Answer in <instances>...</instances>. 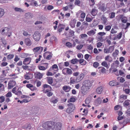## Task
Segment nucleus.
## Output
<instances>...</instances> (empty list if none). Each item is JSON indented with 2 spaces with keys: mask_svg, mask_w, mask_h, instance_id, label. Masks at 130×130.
Segmentation results:
<instances>
[{
  "mask_svg": "<svg viewBox=\"0 0 130 130\" xmlns=\"http://www.w3.org/2000/svg\"><path fill=\"white\" fill-rule=\"evenodd\" d=\"M47 82L48 83L50 84H52L53 83V80L52 77H47Z\"/></svg>",
  "mask_w": 130,
  "mask_h": 130,
  "instance_id": "32",
  "label": "nucleus"
},
{
  "mask_svg": "<svg viewBox=\"0 0 130 130\" xmlns=\"http://www.w3.org/2000/svg\"><path fill=\"white\" fill-rule=\"evenodd\" d=\"M100 9L102 11H104L106 10V8L104 6H100Z\"/></svg>",
  "mask_w": 130,
  "mask_h": 130,
  "instance_id": "56",
  "label": "nucleus"
},
{
  "mask_svg": "<svg viewBox=\"0 0 130 130\" xmlns=\"http://www.w3.org/2000/svg\"><path fill=\"white\" fill-rule=\"evenodd\" d=\"M52 68L53 69V70L57 71L58 70V69L57 66L56 64H54L52 66Z\"/></svg>",
  "mask_w": 130,
  "mask_h": 130,
  "instance_id": "37",
  "label": "nucleus"
},
{
  "mask_svg": "<svg viewBox=\"0 0 130 130\" xmlns=\"http://www.w3.org/2000/svg\"><path fill=\"white\" fill-rule=\"evenodd\" d=\"M96 30H92L88 31L87 34L89 36H91L94 35L95 33Z\"/></svg>",
  "mask_w": 130,
  "mask_h": 130,
  "instance_id": "25",
  "label": "nucleus"
},
{
  "mask_svg": "<svg viewBox=\"0 0 130 130\" xmlns=\"http://www.w3.org/2000/svg\"><path fill=\"white\" fill-rule=\"evenodd\" d=\"M99 65V63L97 62H95L93 64V66L95 68L97 67Z\"/></svg>",
  "mask_w": 130,
  "mask_h": 130,
  "instance_id": "54",
  "label": "nucleus"
},
{
  "mask_svg": "<svg viewBox=\"0 0 130 130\" xmlns=\"http://www.w3.org/2000/svg\"><path fill=\"white\" fill-rule=\"evenodd\" d=\"M47 65L46 67L41 66H38V67L40 70L43 71L46 70L47 68Z\"/></svg>",
  "mask_w": 130,
  "mask_h": 130,
  "instance_id": "31",
  "label": "nucleus"
},
{
  "mask_svg": "<svg viewBox=\"0 0 130 130\" xmlns=\"http://www.w3.org/2000/svg\"><path fill=\"white\" fill-rule=\"evenodd\" d=\"M101 20L103 22V24H105L107 21V20L106 18L103 16L102 17Z\"/></svg>",
  "mask_w": 130,
  "mask_h": 130,
  "instance_id": "34",
  "label": "nucleus"
},
{
  "mask_svg": "<svg viewBox=\"0 0 130 130\" xmlns=\"http://www.w3.org/2000/svg\"><path fill=\"white\" fill-rule=\"evenodd\" d=\"M71 89V88L68 86L65 85L62 87V89L66 92H68Z\"/></svg>",
  "mask_w": 130,
  "mask_h": 130,
  "instance_id": "16",
  "label": "nucleus"
},
{
  "mask_svg": "<svg viewBox=\"0 0 130 130\" xmlns=\"http://www.w3.org/2000/svg\"><path fill=\"white\" fill-rule=\"evenodd\" d=\"M81 2L79 0H75L74 2V4L75 5L80 6H81Z\"/></svg>",
  "mask_w": 130,
  "mask_h": 130,
  "instance_id": "36",
  "label": "nucleus"
},
{
  "mask_svg": "<svg viewBox=\"0 0 130 130\" xmlns=\"http://www.w3.org/2000/svg\"><path fill=\"white\" fill-rule=\"evenodd\" d=\"M31 60L30 57H27L25 58L23 61V63L24 64L27 65L29 64Z\"/></svg>",
  "mask_w": 130,
  "mask_h": 130,
  "instance_id": "19",
  "label": "nucleus"
},
{
  "mask_svg": "<svg viewBox=\"0 0 130 130\" xmlns=\"http://www.w3.org/2000/svg\"><path fill=\"white\" fill-rule=\"evenodd\" d=\"M43 126L44 128L43 130H61L62 124L58 122L55 124L54 122H49L43 124Z\"/></svg>",
  "mask_w": 130,
  "mask_h": 130,
  "instance_id": "1",
  "label": "nucleus"
},
{
  "mask_svg": "<svg viewBox=\"0 0 130 130\" xmlns=\"http://www.w3.org/2000/svg\"><path fill=\"white\" fill-rule=\"evenodd\" d=\"M66 45L69 47H72L73 45L71 43L68 42L66 43Z\"/></svg>",
  "mask_w": 130,
  "mask_h": 130,
  "instance_id": "51",
  "label": "nucleus"
},
{
  "mask_svg": "<svg viewBox=\"0 0 130 130\" xmlns=\"http://www.w3.org/2000/svg\"><path fill=\"white\" fill-rule=\"evenodd\" d=\"M43 50V48L41 46H39L34 48L33 49L34 52H38L39 50H40L42 51Z\"/></svg>",
  "mask_w": 130,
  "mask_h": 130,
  "instance_id": "20",
  "label": "nucleus"
},
{
  "mask_svg": "<svg viewBox=\"0 0 130 130\" xmlns=\"http://www.w3.org/2000/svg\"><path fill=\"white\" fill-rule=\"evenodd\" d=\"M111 36H110L107 39L106 42L107 43L109 44H110L111 43Z\"/></svg>",
  "mask_w": 130,
  "mask_h": 130,
  "instance_id": "49",
  "label": "nucleus"
},
{
  "mask_svg": "<svg viewBox=\"0 0 130 130\" xmlns=\"http://www.w3.org/2000/svg\"><path fill=\"white\" fill-rule=\"evenodd\" d=\"M102 100L100 98H99L96 101V103L98 104H100L101 103Z\"/></svg>",
  "mask_w": 130,
  "mask_h": 130,
  "instance_id": "45",
  "label": "nucleus"
},
{
  "mask_svg": "<svg viewBox=\"0 0 130 130\" xmlns=\"http://www.w3.org/2000/svg\"><path fill=\"white\" fill-rule=\"evenodd\" d=\"M62 73L65 75L67 74L71 75L72 73V71L71 70L68 68H66L62 70Z\"/></svg>",
  "mask_w": 130,
  "mask_h": 130,
  "instance_id": "7",
  "label": "nucleus"
},
{
  "mask_svg": "<svg viewBox=\"0 0 130 130\" xmlns=\"http://www.w3.org/2000/svg\"><path fill=\"white\" fill-rule=\"evenodd\" d=\"M15 94L17 95L18 96H20L22 94V92L20 91H18L15 93Z\"/></svg>",
  "mask_w": 130,
  "mask_h": 130,
  "instance_id": "55",
  "label": "nucleus"
},
{
  "mask_svg": "<svg viewBox=\"0 0 130 130\" xmlns=\"http://www.w3.org/2000/svg\"><path fill=\"white\" fill-rule=\"evenodd\" d=\"M104 89V87L102 86H100L97 88L96 90V92L98 94L101 93Z\"/></svg>",
  "mask_w": 130,
  "mask_h": 130,
  "instance_id": "18",
  "label": "nucleus"
},
{
  "mask_svg": "<svg viewBox=\"0 0 130 130\" xmlns=\"http://www.w3.org/2000/svg\"><path fill=\"white\" fill-rule=\"evenodd\" d=\"M26 87L27 88L29 89L32 91H33L36 90V88L33 86L31 84H28L26 85Z\"/></svg>",
  "mask_w": 130,
  "mask_h": 130,
  "instance_id": "13",
  "label": "nucleus"
},
{
  "mask_svg": "<svg viewBox=\"0 0 130 130\" xmlns=\"http://www.w3.org/2000/svg\"><path fill=\"white\" fill-rule=\"evenodd\" d=\"M87 35L85 34H82L79 36V38L80 39H86V38L87 37Z\"/></svg>",
  "mask_w": 130,
  "mask_h": 130,
  "instance_id": "30",
  "label": "nucleus"
},
{
  "mask_svg": "<svg viewBox=\"0 0 130 130\" xmlns=\"http://www.w3.org/2000/svg\"><path fill=\"white\" fill-rule=\"evenodd\" d=\"M58 22L57 21H56L55 22H54L53 24H55V26H54V28L55 30H56L57 27V25Z\"/></svg>",
  "mask_w": 130,
  "mask_h": 130,
  "instance_id": "59",
  "label": "nucleus"
},
{
  "mask_svg": "<svg viewBox=\"0 0 130 130\" xmlns=\"http://www.w3.org/2000/svg\"><path fill=\"white\" fill-rule=\"evenodd\" d=\"M84 57L85 59L86 60H88L90 57H91L90 55L87 54H85L84 56Z\"/></svg>",
  "mask_w": 130,
  "mask_h": 130,
  "instance_id": "57",
  "label": "nucleus"
},
{
  "mask_svg": "<svg viewBox=\"0 0 130 130\" xmlns=\"http://www.w3.org/2000/svg\"><path fill=\"white\" fill-rule=\"evenodd\" d=\"M67 105L68 107L66 111L68 113H70L74 109L75 107L73 104L72 103H69Z\"/></svg>",
  "mask_w": 130,
  "mask_h": 130,
  "instance_id": "2",
  "label": "nucleus"
},
{
  "mask_svg": "<svg viewBox=\"0 0 130 130\" xmlns=\"http://www.w3.org/2000/svg\"><path fill=\"white\" fill-rule=\"evenodd\" d=\"M5 100L4 97L2 96L0 97V102L2 103Z\"/></svg>",
  "mask_w": 130,
  "mask_h": 130,
  "instance_id": "60",
  "label": "nucleus"
},
{
  "mask_svg": "<svg viewBox=\"0 0 130 130\" xmlns=\"http://www.w3.org/2000/svg\"><path fill=\"white\" fill-rule=\"evenodd\" d=\"M97 10L94 8L92 9L91 12V14L93 16L96 15L97 14Z\"/></svg>",
  "mask_w": 130,
  "mask_h": 130,
  "instance_id": "22",
  "label": "nucleus"
},
{
  "mask_svg": "<svg viewBox=\"0 0 130 130\" xmlns=\"http://www.w3.org/2000/svg\"><path fill=\"white\" fill-rule=\"evenodd\" d=\"M58 100L57 98L52 97L51 100V102L53 104H55L58 102Z\"/></svg>",
  "mask_w": 130,
  "mask_h": 130,
  "instance_id": "24",
  "label": "nucleus"
},
{
  "mask_svg": "<svg viewBox=\"0 0 130 130\" xmlns=\"http://www.w3.org/2000/svg\"><path fill=\"white\" fill-rule=\"evenodd\" d=\"M108 101V99L107 98H106L103 100L102 102L103 103H107Z\"/></svg>",
  "mask_w": 130,
  "mask_h": 130,
  "instance_id": "63",
  "label": "nucleus"
},
{
  "mask_svg": "<svg viewBox=\"0 0 130 130\" xmlns=\"http://www.w3.org/2000/svg\"><path fill=\"white\" fill-rule=\"evenodd\" d=\"M118 51L117 50H116L115 52L113 53L112 56L114 57H116L118 54Z\"/></svg>",
  "mask_w": 130,
  "mask_h": 130,
  "instance_id": "42",
  "label": "nucleus"
},
{
  "mask_svg": "<svg viewBox=\"0 0 130 130\" xmlns=\"http://www.w3.org/2000/svg\"><path fill=\"white\" fill-rule=\"evenodd\" d=\"M121 108V106L120 105H119L116 106L114 107L115 110H118L119 109Z\"/></svg>",
  "mask_w": 130,
  "mask_h": 130,
  "instance_id": "53",
  "label": "nucleus"
},
{
  "mask_svg": "<svg viewBox=\"0 0 130 130\" xmlns=\"http://www.w3.org/2000/svg\"><path fill=\"white\" fill-rule=\"evenodd\" d=\"M14 10L16 11L21 12L23 11V10L22 9L20 8L16 7L14 8Z\"/></svg>",
  "mask_w": 130,
  "mask_h": 130,
  "instance_id": "58",
  "label": "nucleus"
},
{
  "mask_svg": "<svg viewBox=\"0 0 130 130\" xmlns=\"http://www.w3.org/2000/svg\"><path fill=\"white\" fill-rule=\"evenodd\" d=\"M101 65L105 67H107L108 66V65L107 62L105 61H104L101 63Z\"/></svg>",
  "mask_w": 130,
  "mask_h": 130,
  "instance_id": "47",
  "label": "nucleus"
},
{
  "mask_svg": "<svg viewBox=\"0 0 130 130\" xmlns=\"http://www.w3.org/2000/svg\"><path fill=\"white\" fill-rule=\"evenodd\" d=\"M121 21L122 22L126 23L127 21V19L126 17H123L122 18Z\"/></svg>",
  "mask_w": 130,
  "mask_h": 130,
  "instance_id": "52",
  "label": "nucleus"
},
{
  "mask_svg": "<svg viewBox=\"0 0 130 130\" xmlns=\"http://www.w3.org/2000/svg\"><path fill=\"white\" fill-rule=\"evenodd\" d=\"M15 82L14 81L10 82L9 83V86L10 88L13 87L15 85Z\"/></svg>",
  "mask_w": 130,
  "mask_h": 130,
  "instance_id": "29",
  "label": "nucleus"
},
{
  "mask_svg": "<svg viewBox=\"0 0 130 130\" xmlns=\"http://www.w3.org/2000/svg\"><path fill=\"white\" fill-rule=\"evenodd\" d=\"M43 74V73H40L39 72H37L34 74L35 77L36 78L41 79L42 78Z\"/></svg>",
  "mask_w": 130,
  "mask_h": 130,
  "instance_id": "10",
  "label": "nucleus"
},
{
  "mask_svg": "<svg viewBox=\"0 0 130 130\" xmlns=\"http://www.w3.org/2000/svg\"><path fill=\"white\" fill-rule=\"evenodd\" d=\"M83 86L89 89L92 86L91 83L89 80L84 81L83 83Z\"/></svg>",
  "mask_w": 130,
  "mask_h": 130,
  "instance_id": "5",
  "label": "nucleus"
},
{
  "mask_svg": "<svg viewBox=\"0 0 130 130\" xmlns=\"http://www.w3.org/2000/svg\"><path fill=\"white\" fill-rule=\"evenodd\" d=\"M78 62V59H73L71 60V63L73 64H75Z\"/></svg>",
  "mask_w": 130,
  "mask_h": 130,
  "instance_id": "48",
  "label": "nucleus"
},
{
  "mask_svg": "<svg viewBox=\"0 0 130 130\" xmlns=\"http://www.w3.org/2000/svg\"><path fill=\"white\" fill-rule=\"evenodd\" d=\"M4 14V9L0 8V18H1Z\"/></svg>",
  "mask_w": 130,
  "mask_h": 130,
  "instance_id": "38",
  "label": "nucleus"
},
{
  "mask_svg": "<svg viewBox=\"0 0 130 130\" xmlns=\"http://www.w3.org/2000/svg\"><path fill=\"white\" fill-rule=\"evenodd\" d=\"M43 86L44 89L43 90V91L44 93H46L47 92L50 91L51 90V87L47 85H44Z\"/></svg>",
  "mask_w": 130,
  "mask_h": 130,
  "instance_id": "6",
  "label": "nucleus"
},
{
  "mask_svg": "<svg viewBox=\"0 0 130 130\" xmlns=\"http://www.w3.org/2000/svg\"><path fill=\"white\" fill-rule=\"evenodd\" d=\"M117 79L121 83H123L125 81L124 78L122 77H117Z\"/></svg>",
  "mask_w": 130,
  "mask_h": 130,
  "instance_id": "39",
  "label": "nucleus"
},
{
  "mask_svg": "<svg viewBox=\"0 0 130 130\" xmlns=\"http://www.w3.org/2000/svg\"><path fill=\"white\" fill-rule=\"evenodd\" d=\"M75 99L74 98H71L69 100H68V102L69 103L70 102H73L75 101Z\"/></svg>",
  "mask_w": 130,
  "mask_h": 130,
  "instance_id": "43",
  "label": "nucleus"
},
{
  "mask_svg": "<svg viewBox=\"0 0 130 130\" xmlns=\"http://www.w3.org/2000/svg\"><path fill=\"white\" fill-rule=\"evenodd\" d=\"M114 48V46H109L108 48L105 47L104 49V52L106 54L111 53L113 51Z\"/></svg>",
  "mask_w": 130,
  "mask_h": 130,
  "instance_id": "3",
  "label": "nucleus"
},
{
  "mask_svg": "<svg viewBox=\"0 0 130 130\" xmlns=\"http://www.w3.org/2000/svg\"><path fill=\"white\" fill-rule=\"evenodd\" d=\"M86 14L84 12H82L80 14V17L82 19L80 20L81 21H83L84 20V19L85 17Z\"/></svg>",
  "mask_w": 130,
  "mask_h": 130,
  "instance_id": "33",
  "label": "nucleus"
},
{
  "mask_svg": "<svg viewBox=\"0 0 130 130\" xmlns=\"http://www.w3.org/2000/svg\"><path fill=\"white\" fill-rule=\"evenodd\" d=\"M33 77L32 74L29 73H27L24 75L25 78L27 80H29L31 79Z\"/></svg>",
  "mask_w": 130,
  "mask_h": 130,
  "instance_id": "12",
  "label": "nucleus"
},
{
  "mask_svg": "<svg viewBox=\"0 0 130 130\" xmlns=\"http://www.w3.org/2000/svg\"><path fill=\"white\" fill-rule=\"evenodd\" d=\"M87 48L88 50V52L89 53H91L92 52L93 47L90 44L88 46Z\"/></svg>",
  "mask_w": 130,
  "mask_h": 130,
  "instance_id": "26",
  "label": "nucleus"
},
{
  "mask_svg": "<svg viewBox=\"0 0 130 130\" xmlns=\"http://www.w3.org/2000/svg\"><path fill=\"white\" fill-rule=\"evenodd\" d=\"M100 68H101V69L99 71H100V72L104 73L105 72L106 69L102 67H100L98 68L99 69Z\"/></svg>",
  "mask_w": 130,
  "mask_h": 130,
  "instance_id": "40",
  "label": "nucleus"
},
{
  "mask_svg": "<svg viewBox=\"0 0 130 130\" xmlns=\"http://www.w3.org/2000/svg\"><path fill=\"white\" fill-rule=\"evenodd\" d=\"M8 31V28L7 27H4L1 30V33L2 34H4L5 33H7Z\"/></svg>",
  "mask_w": 130,
  "mask_h": 130,
  "instance_id": "21",
  "label": "nucleus"
},
{
  "mask_svg": "<svg viewBox=\"0 0 130 130\" xmlns=\"http://www.w3.org/2000/svg\"><path fill=\"white\" fill-rule=\"evenodd\" d=\"M130 104V101L128 100H126L123 103V105L124 106H128Z\"/></svg>",
  "mask_w": 130,
  "mask_h": 130,
  "instance_id": "35",
  "label": "nucleus"
},
{
  "mask_svg": "<svg viewBox=\"0 0 130 130\" xmlns=\"http://www.w3.org/2000/svg\"><path fill=\"white\" fill-rule=\"evenodd\" d=\"M76 81V78L73 77L70 78V83L71 84H73L74 83H77Z\"/></svg>",
  "mask_w": 130,
  "mask_h": 130,
  "instance_id": "27",
  "label": "nucleus"
},
{
  "mask_svg": "<svg viewBox=\"0 0 130 130\" xmlns=\"http://www.w3.org/2000/svg\"><path fill=\"white\" fill-rule=\"evenodd\" d=\"M110 57L108 55L105 57V60L108 61L109 62H110L111 61L110 59Z\"/></svg>",
  "mask_w": 130,
  "mask_h": 130,
  "instance_id": "61",
  "label": "nucleus"
},
{
  "mask_svg": "<svg viewBox=\"0 0 130 130\" xmlns=\"http://www.w3.org/2000/svg\"><path fill=\"white\" fill-rule=\"evenodd\" d=\"M90 15H87L86 18V20L88 22H90L92 20L93 18L92 17L90 18Z\"/></svg>",
  "mask_w": 130,
  "mask_h": 130,
  "instance_id": "28",
  "label": "nucleus"
},
{
  "mask_svg": "<svg viewBox=\"0 0 130 130\" xmlns=\"http://www.w3.org/2000/svg\"><path fill=\"white\" fill-rule=\"evenodd\" d=\"M84 74L83 73H81L79 76L77 77L76 78V81L77 82H79L81 81L84 78Z\"/></svg>",
  "mask_w": 130,
  "mask_h": 130,
  "instance_id": "11",
  "label": "nucleus"
},
{
  "mask_svg": "<svg viewBox=\"0 0 130 130\" xmlns=\"http://www.w3.org/2000/svg\"><path fill=\"white\" fill-rule=\"evenodd\" d=\"M76 20L75 19L71 20L69 24L71 27L74 28L75 27Z\"/></svg>",
  "mask_w": 130,
  "mask_h": 130,
  "instance_id": "14",
  "label": "nucleus"
},
{
  "mask_svg": "<svg viewBox=\"0 0 130 130\" xmlns=\"http://www.w3.org/2000/svg\"><path fill=\"white\" fill-rule=\"evenodd\" d=\"M127 96L125 95H120L119 97V100L120 102L122 103L123 101L124 100H125L127 99Z\"/></svg>",
  "mask_w": 130,
  "mask_h": 130,
  "instance_id": "17",
  "label": "nucleus"
},
{
  "mask_svg": "<svg viewBox=\"0 0 130 130\" xmlns=\"http://www.w3.org/2000/svg\"><path fill=\"white\" fill-rule=\"evenodd\" d=\"M40 37V34L39 31H36L35 32L33 35L34 39L36 41L39 40Z\"/></svg>",
  "mask_w": 130,
  "mask_h": 130,
  "instance_id": "4",
  "label": "nucleus"
},
{
  "mask_svg": "<svg viewBox=\"0 0 130 130\" xmlns=\"http://www.w3.org/2000/svg\"><path fill=\"white\" fill-rule=\"evenodd\" d=\"M109 85L111 86H116L119 85L118 83L115 80H113L110 81L109 83Z\"/></svg>",
  "mask_w": 130,
  "mask_h": 130,
  "instance_id": "15",
  "label": "nucleus"
},
{
  "mask_svg": "<svg viewBox=\"0 0 130 130\" xmlns=\"http://www.w3.org/2000/svg\"><path fill=\"white\" fill-rule=\"evenodd\" d=\"M109 15L110 16V18L112 19L115 17V14L114 12H112L110 13L109 14Z\"/></svg>",
  "mask_w": 130,
  "mask_h": 130,
  "instance_id": "41",
  "label": "nucleus"
},
{
  "mask_svg": "<svg viewBox=\"0 0 130 130\" xmlns=\"http://www.w3.org/2000/svg\"><path fill=\"white\" fill-rule=\"evenodd\" d=\"M52 55L51 52H45L43 56L45 57V56L47 55L46 57V59L48 60H49L51 58L52 56Z\"/></svg>",
  "mask_w": 130,
  "mask_h": 130,
  "instance_id": "8",
  "label": "nucleus"
},
{
  "mask_svg": "<svg viewBox=\"0 0 130 130\" xmlns=\"http://www.w3.org/2000/svg\"><path fill=\"white\" fill-rule=\"evenodd\" d=\"M111 28V26L110 25H108L105 26V29L106 31H109Z\"/></svg>",
  "mask_w": 130,
  "mask_h": 130,
  "instance_id": "44",
  "label": "nucleus"
},
{
  "mask_svg": "<svg viewBox=\"0 0 130 130\" xmlns=\"http://www.w3.org/2000/svg\"><path fill=\"white\" fill-rule=\"evenodd\" d=\"M89 89L88 88L83 86L82 88L81 92L83 94L85 95L87 93Z\"/></svg>",
  "mask_w": 130,
  "mask_h": 130,
  "instance_id": "9",
  "label": "nucleus"
},
{
  "mask_svg": "<svg viewBox=\"0 0 130 130\" xmlns=\"http://www.w3.org/2000/svg\"><path fill=\"white\" fill-rule=\"evenodd\" d=\"M115 28H112L111 31V33L112 34H113L116 33L117 31L115 30Z\"/></svg>",
  "mask_w": 130,
  "mask_h": 130,
  "instance_id": "62",
  "label": "nucleus"
},
{
  "mask_svg": "<svg viewBox=\"0 0 130 130\" xmlns=\"http://www.w3.org/2000/svg\"><path fill=\"white\" fill-rule=\"evenodd\" d=\"M91 99L90 98H88L85 100V103L87 104H88L90 102Z\"/></svg>",
  "mask_w": 130,
  "mask_h": 130,
  "instance_id": "46",
  "label": "nucleus"
},
{
  "mask_svg": "<svg viewBox=\"0 0 130 130\" xmlns=\"http://www.w3.org/2000/svg\"><path fill=\"white\" fill-rule=\"evenodd\" d=\"M122 33L121 32L119 33V34L117 36V39H120L122 37Z\"/></svg>",
  "mask_w": 130,
  "mask_h": 130,
  "instance_id": "64",
  "label": "nucleus"
},
{
  "mask_svg": "<svg viewBox=\"0 0 130 130\" xmlns=\"http://www.w3.org/2000/svg\"><path fill=\"white\" fill-rule=\"evenodd\" d=\"M25 41L26 44L27 45L30 46L31 44V41L30 39L28 38L25 39Z\"/></svg>",
  "mask_w": 130,
  "mask_h": 130,
  "instance_id": "23",
  "label": "nucleus"
},
{
  "mask_svg": "<svg viewBox=\"0 0 130 130\" xmlns=\"http://www.w3.org/2000/svg\"><path fill=\"white\" fill-rule=\"evenodd\" d=\"M89 1L90 6H92L94 5L95 2L94 0H89Z\"/></svg>",
  "mask_w": 130,
  "mask_h": 130,
  "instance_id": "50",
  "label": "nucleus"
}]
</instances>
